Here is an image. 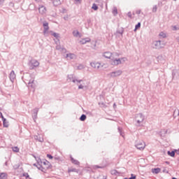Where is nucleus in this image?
<instances>
[{"label":"nucleus","instance_id":"1","mask_svg":"<svg viewBox=\"0 0 179 179\" xmlns=\"http://www.w3.org/2000/svg\"><path fill=\"white\" fill-rule=\"evenodd\" d=\"M22 80L26 85H28V87L36 89V83L34 82V78L31 77L29 73H25L22 76Z\"/></svg>","mask_w":179,"mask_h":179},{"label":"nucleus","instance_id":"2","mask_svg":"<svg viewBox=\"0 0 179 179\" xmlns=\"http://www.w3.org/2000/svg\"><path fill=\"white\" fill-rule=\"evenodd\" d=\"M73 83L78 86L79 90H84L85 89H87L89 87V83L86 80H73Z\"/></svg>","mask_w":179,"mask_h":179},{"label":"nucleus","instance_id":"3","mask_svg":"<svg viewBox=\"0 0 179 179\" xmlns=\"http://www.w3.org/2000/svg\"><path fill=\"white\" fill-rule=\"evenodd\" d=\"M118 56H113V58L110 60L111 65H113L114 66H117L118 65H121L122 64H125V62L127 61L126 57H122V58H117Z\"/></svg>","mask_w":179,"mask_h":179},{"label":"nucleus","instance_id":"4","mask_svg":"<svg viewBox=\"0 0 179 179\" xmlns=\"http://www.w3.org/2000/svg\"><path fill=\"white\" fill-rule=\"evenodd\" d=\"M135 121L136 122L137 127H142L143 121H145V116L142 113H138L135 116Z\"/></svg>","mask_w":179,"mask_h":179},{"label":"nucleus","instance_id":"5","mask_svg":"<svg viewBox=\"0 0 179 179\" xmlns=\"http://www.w3.org/2000/svg\"><path fill=\"white\" fill-rule=\"evenodd\" d=\"M135 146L138 150H143L146 148V144L142 140H137Z\"/></svg>","mask_w":179,"mask_h":179},{"label":"nucleus","instance_id":"6","mask_svg":"<svg viewBox=\"0 0 179 179\" xmlns=\"http://www.w3.org/2000/svg\"><path fill=\"white\" fill-rule=\"evenodd\" d=\"M29 69H34L40 66V62L34 59H31L28 63Z\"/></svg>","mask_w":179,"mask_h":179},{"label":"nucleus","instance_id":"7","mask_svg":"<svg viewBox=\"0 0 179 179\" xmlns=\"http://www.w3.org/2000/svg\"><path fill=\"white\" fill-rule=\"evenodd\" d=\"M103 57H104L105 58H108V59H110L111 61L113 57H118V53L117 52L111 53L110 52H105L103 53Z\"/></svg>","mask_w":179,"mask_h":179},{"label":"nucleus","instance_id":"8","mask_svg":"<svg viewBox=\"0 0 179 179\" xmlns=\"http://www.w3.org/2000/svg\"><path fill=\"white\" fill-rule=\"evenodd\" d=\"M108 75L110 78H118V76H121V75H122V71L117 70L109 73Z\"/></svg>","mask_w":179,"mask_h":179},{"label":"nucleus","instance_id":"9","mask_svg":"<svg viewBox=\"0 0 179 179\" xmlns=\"http://www.w3.org/2000/svg\"><path fill=\"white\" fill-rule=\"evenodd\" d=\"M35 159L37 162L38 166H36L37 169L38 170H41V171H44V167L43 166V161H41V159L38 157H34Z\"/></svg>","mask_w":179,"mask_h":179},{"label":"nucleus","instance_id":"10","mask_svg":"<svg viewBox=\"0 0 179 179\" xmlns=\"http://www.w3.org/2000/svg\"><path fill=\"white\" fill-rule=\"evenodd\" d=\"M152 47H153V48H155L156 50H160V48H163V45H162V41H155L152 43Z\"/></svg>","mask_w":179,"mask_h":179},{"label":"nucleus","instance_id":"11","mask_svg":"<svg viewBox=\"0 0 179 179\" xmlns=\"http://www.w3.org/2000/svg\"><path fill=\"white\" fill-rule=\"evenodd\" d=\"M38 13L40 15H46L47 13V8L44 6L43 5H39L38 6Z\"/></svg>","mask_w":179,"mask_h":179},{"label":"nucleus","instance_id":"12","mask_svg":"<svg viewBox=\"0 0 179 179\" xmlns=\"http://www.w3.org/2000/svg\"><path fill=\"white\" fill-rule=\"evenodd\" d=\"M90 66L92 68H94V69H99L101 66V64L99 62H92L90 63Z\"/></svg>","mask_w":179,"mask_h":179},{"label":"nucleus","instance_id":"13","mask_svg":"<svg viewBox=\"0 0 179 179\" xmlns=\"http://www.w3.org/2000/svg\"><path fill=\"white\" fill-rule=\"evenodd\" d=\"M90 41H91L90 38H81L79 43L80 44L85 45V44H87V43H90Z\"/></svg>","mask_w":179,"mask_h":179},{"label":"nucleus","instance_id":"14","mask_svg":"<svg viewBox=\"0 0 179 179\" xmlns=\"http://www.w3.org/2000/svg\"><path fill=\"white\" fill-rule=\"evenodd\" d=\"M9 78L11 82L13 83L15 81V79H16V74L15 73V71H12L10 73Z\"/></svg>","mask_w":179,"mask_h":179},{"label":"nucleus","instance_id":"15","mask_svg":"<svg viewBox=\"0 0 179 179\" xmlns=\"http://www.w3.org/2000/svg\"><path fill=\"white\" fill-rule=\"evenodd\" d=\"M66 57L67 58V59H76V55L73 54V53H68L66 55Z\"/></svg>","mask_w":179,"mask_h":179},{"label":"nucleus","instance_id":"16","mask_svg":"<svg viewBox=\"0 0 179 179\" xmlns=\"http://www.w3.org/2000/svg\"><path fill=\"white\" fill-rule=\"evenodd\" d=\"M67 80L69 82H73V80H78V78H76L75 76H73V75L70 74L67 76Z\"/></svg>","mask_w":179,"mask_h":179},{"label":"nucleus","instance_id":"17","mask_svg":"<svg viewBox=\"0 0 179 179\" xmlns=\"http://www.w3.org/2000/svg\"><path fill=\"white\" fill-rule=\"evenodd\" d=\"M38 113V108H35L33 110V114H32V117H33V119L34 120H36L37 119V114Z\"/></svg>","mask_w":179,"mask_h":179},{"label":"nucleus","instance_id":"18","mask_svg":"<svg viewBox=\"0 0 179 179\" xmlns=\"http://www.w3.org/2000/svg\"><path fill=\"white\" fill-rule=\"evenodd\" d=\"M42 164H43V166H45V167H43V170L44 169H50V162L45 160V161H43L42 162Z\"/></svg>","mask_w":179,"mask_h":179},{"label":"nucleus","instance_id":"19","mask_svg":"<svg viewBox=\"0 0 179 179\" xmlns=\"http://www.w3.org/2000/svg\"><path fill=\"white\" fill-rule=\"evenodd\" d=\"M56 50H57L58 51H61L62 52H66V49L61 47V45H57L56 46Z\"/></svg>","mask_w":179,"mask_h":179},{"label":"nucleus","instance_id":"20","mask_svg":"<svg viewBox=\"0 0 179 179\" xmlns=\"http://www.w3.org/2000/svg\"><path fill=\"white\" fill-rule=\"evenodd\" d=\"M73 36L74 37H79V38L82 37V34H80L79 33V31H78V30H74V31H73Z\"/></svg>","mask_w":179,"mask_h":179},{"label":"nucleus","instance_id":"21","mask_svg":"<svg viewBox=\"0 0 179 179\" xmlns=\"http://www.w3.org/2000/svg\"><path fill=\"white\" fill-rule=\"evenodd\" d=\"M70 159H71V162H72L73 164H76V166H79V164H80L79 161H78V160L73 159V157H70Z\"/></svg>","mask_w":179,"mask_h":179},{"label":"nucleus","instance_id":"22","mask_svg":"<svg viewBox=\"0 0 179 179\" xmlns=\"http://www.w3.org/2000/svg\"><path fill=\"white\" fill-rule=\"evenodd\" d=\"M161 169L160 168H155V169H152V172L154 173V174H159V173L160 172Z\"/></svg>","mask_w":179,"mask_h":179},{"label":"nucleus","instance_id":"23","mask_svg":"<svg viewBox=\"0 0 179 179\" xmlns=\"http://www.w3.org/2000/svg\"><path fill=\"white\" fill-rule=\"evenodd\" d=\"M34 139L36 141H38V142H44V138H41L38 136H34Z\"/></svg>","mask_w":179,"mask_h":179},{"label":"nucleus","instance_id":"24","mask_svg":"<svg viewBox=\"0 0 179 179\" xmlns=\"http://www.w3.org/2000/svg\"><path fill=\"white\" fill-rule=\"evenodd\" d=\"M0 179H8V174L6 173H0Z\"/></svg>","mask_w":179,"mask_h":179},{"label":"nucleus","instance_id":"25","mask_svg":"<svg viewBox=\"0 0 179 179\" xmlns=\"http://www.w3.org/2000/svg\"><path fill=\"white\" fill-rule=\"evenodd\" d=\"M3 125L5 127V128H8V127H9V122H8L6 119H3Z\"/></svg>","mask_w":179,"mask_h":179},{"label":"nucleus","instance_id":"26","mask_svg":"<svg viewBox=\"0 0 179 179\" xmlns=\"http://www.w3.org/2000/svg\"><path fill=\"white\" fill-rule=\"evenodd\" d=\"M61 3V0H54L53 5L54 6H58Z\"/></svg>","mask_w":179,"mask_h":179},{"label":"nucleus","instance_id":"27","mask_svg":"<svg viewBox=\"0 0 179 179\" xmlns=\"http://www.w3.org/2000/svg\"><path fill=\"white\" fill-rule=\"evenodd\" d=\"M43 26L45 29H50V27H48V22H43Z\"/></svg>","mask_w":179,"mask_h":179},{"label":"nucleus","instance_id":"28","mask_svg":"<svg viewBox=\"0 0 179 179\" xmlns=\"http://www.w3.org/2000/svg\"><path fill=\"white\" fill-rule=\"evenodd\" d=\"M167 153H168L169 156H171V157H174V156H176V152H174V151H171V152L168 151Z\"/></svg>","mask_w":179,"mask_h":179},{"label":"nucleus","instance_id":"29","mask_svg":"<svg viewBox=\"0 0 179 179\" xmlns=\"http://www.w3.org/2000/svg\"><path fill=\"white\" fill-rule=\"evenodd\" d=\"M113 13L115 16L118 15V10L117 9V7H114L113 8Z\"/></svg>","mask_w":179,"mask_h":179},{"label":"nucleus","instance_id":"30","mask_svg":"<svg viewBox=\"0 0 179 179\" xmlns=\"http://www.w3.org/2000/svg\"><path fill=\"white\" fill-rule=\"evenodd\" d=\"M138 29H141V22H138L136 26L134 29V31H136Z\"/></svg>","mask_w":179,"mask_h":179},{"label":"nucleus","instance_id":"31","mask_svg":"<svg viewBox=\"0 0 179 179\" xmlns=\"http://www.w3.org/2000/svg\"><path fill=\"white\" fill-rule=\"evenodd\" d=\"M92 9H93L94 10H97V9H99V6H97V5H96V3H93Z\"/></svg>","mask_w":179,"mask_h":179},{"label":"nucleus","instance_id":"32","mask_svg":"<svg viewBox=\"0 0 179 179\" xmlns=\"http://www.w3.org/2000/svg\"><path fill=\"white\" fill-rule=\"evenodd\" d=\"M69 173H78V169H69Z\"/></svg>","mask_w":179,"mask_h":179},{"label":"nucleus","instance_id":"33","mask_svg":"<svg viewBox=\"0 0 179 179\" xmlns=\"http://www.w3.org/2000/svg\"><path fill=\"white\" fill-rule=\"evenodd\" d=\"M80 121H85L86 120V115H82L80 117Z\"/></svg>","mask_w":179,"mask_h":179},{"label":"nucleus","instance_id":"34","mask_svg":"<svg viewBox=\"0 0 179 179\" xmlns=\"http://www.w3.org/2000/svg\"><path fill=\"white\" fill-rule=\"evenodd\" d=\"M74 3L76 5H80L82 3V0H74Z\"/></svg>","mask_w":179,"mask_h":179},{"label":"nucleus","instance_id":"35","mask_svg":"<svg viewBox=\"0 0 179 179\" xmlns=\"http://www.w3.org/2000/svg\"><path fill=\"white\" fill-rule=\"evenodd\" d=\"M51 35L53 36L54 37H55L56 38H58V34L55 33V32H52L50 31Z\"/></svg>","mask_w":179,"mask_h":179},{"label":"nucleus","instance_id":"36","mask_svg":"<svg viewBox=\"0 0 179 179\" xmlns=\"http://www.w3.org/2000/svg\"><path fill=\"white\" fill-rule=\"evenodd\" d=\"M48 30L49 29H43V34H44V36H48Z\"/></svg>","mask_w":179,"mask_h":179},{"label":"nucleus","instance_id":"37","mask_svg":"<svg viewBox=\"0 0 179 179\" xmlns=\"http://www.w3.org/2000/svg\"><path fill=\"white\" fill-rule=\"evenodd\" d=\"M78 69H79L80 71H81L82 69H85V66H83V64H80L78 66Z\"/></svg>","mask_w":179,"mask_h":179},{"label":"nucleus","instance_id":"38","mask_svg":"<svg viewBox=\"0 0 179 179\" xmlns=\"http://www.w3.org/2000/svg\"><path fill=\"white\" fill-rule=\"evenodd\" d=\"M13 151L17 153V152H19V148H17V147L13 148Z\"/></svg>","mask_w":179,"mask_h":179},{"label":"nucleus","instance_id":"39","mask_svg":"<svg viewBox=\"0 0 179 179\" xmlns=\"http://www.w3.org/2000/svg\"><path fill=\"white\" fill-rule=\"evenodd\" d=\"M152 12L156 13L157 12V6H154L152 8Z\"/></svg>","mask_w":179,"mask_h":179},{"label":"nucleus","instance_id":"40","mask_svg":"<svg viewBox=\"0 0 179 179\" xmlns=\"http://www.w3.org/2000/svg\"><path fill=\"white\" fill-rule=\"evenodd\" d=\"M159 36L162 37V38H164L166 37V34H164V32H161L159 34Z\"/></svg>","mask_w":179,"mask_h":179},{"label":"nucleus","instance_id":"41","mask_svg":"<svg viewBox=\"0 0 179 179\" xmlns=\"http://www.w3.org/2000/svg\"><path fill=\"white\" fill-rule=\"evenodd\" d=\"M162 171H163L164 173H169V171L167 170V168H166V167H164V168H163Z\"/></svg>","mask_w":179,"mask_h":179},{"label":"nucleus","instance_id":"42","mask_svg":"<svg viewBox=\"0 0 179 179\" xmlns=\"http://www.w3.org/2000/svg\"><path fill=\"white\" fill-rule=\"evenodd\" d=\"M23 177H25V178H29V173H23Z\"/></svg>","mask_w":179,"mask_h":179},{"label":"nucleus","instance_id":"43","mask_svg":"<svg viewBox=\"0 0 179 179\" xmlns=\"http://www.w3.org/2000/svg\"><path fill=\"white\" fill-rule=\"evenodd\" d=\"M0 115H1V118L2 120V121H3V120H6V118H4L3 115H2V113L0 112Z\"/></svg>","mask_w":179,"mask_h":179},{"label":"nucleus","instance_id":"44","mask_svg":"<svg viewBox=\"0 0 179 179\" xmlns=\"http://www.w3.org/2000/svg\"><path fill=\"white\" fill-rule=\"evenodd\" d=\"M47 157H48V159H53L52 155H50V154H48V155H47Z\"/></svg>","mask_w":179,"mask_h":179},{"label":"nucleus","instance_id":"45","mask_svg":"<svg viewBox=\"0 0 179 179\" xmlns=\"http://www.w3.org/2000/svg\"><path fill=\"white\" fill-rule=\"evenodd\" d=\"M54 159H55V160H59V161L61 160V157H57V156L55 157Z\"/></svg>","mask_w":179,"mask_h":179},{"label":"nucleus","instance_id":"46","mask_svg":"<svg viewBox=\"0 0 179 179\" xmlns=\"http://www.w3.org/2000/svg\"><path fill=\"white\" fill-rule=\"evenodd\" d=\"M127 16H129V17H132V13H131V12H129L128 13H127Z\"/></svg>","mask_w":179,"mask_h":179},{"label":"nucleus","instance_id":"47","mask_svg":"<svg viewBox=\"0 0 179 179\" xmlns=\"http://www.w3.org/2000/svg\"><path fill=\"white\" fill-rule=\"evenodd\" d=\"M136 176H134V174H131V178H129V179H136Z\"/></svg>","mask_w":179,"mask_h":179},{"label":"nucleus","instance_id":"48","mask_svg":"<svg viewBox=\"0 0 179 179\" xmlns=\"http://www.w3.org/2000/svg\"><path fill=\"white\" fill-rule=\"evenodd\" d=\"M141 10H137L136 11V15H141Z\"/></svg>","mask_w":179,"mask_h":179},{"label":"nucleus","instance_id":"49","mask_svg":"<svg viewBox=\"0 0 179 179\" xmlns=\"http://www.w3.org/2000/svg\"><path fill=\"white\" fill-rule=\"evenodd\" d=\"M87 23H88V24H90V23H92V20H87Z\"/></svg>","mask_w":179,"mask_h":179},{"label":"nucleus","instance_id":"50","mask_svg":"<svg viewBox=\"0 0 179 179\" xmlns=\"http://www.w3.org/2000/svg\"><path fill=\"white\" fill-rule=\"evenodd\" d=\"M3 2H5V0H0V5H2V3H3Z\"/></svg>","mask_w":179,"mask_h":179},{"label":"nucleus","instance_id":"51","mask_svg":"<svg viewBox=\"0 0 179 179\" xmlns=\"http://www.w3.org/2000/svg\"><path fill=\"white\" fill-rule=\"evenodd\" d=\"M94 169H100V166L95 165V166H94Z\"/></svg>","mask_w":179,"mask_h":179},{"label":"nucleus","instance_id":"52","mask_svg":"<svg viewBox=\"0 0 179 179\" xmlns=\"http://www.w3.org/2000/svg\"><path fill=\"white\" fill-rule=\"evenodd\" d=\"M118 131H119L120 135H122V133H121V128L119 127V128H118Z\"/></svg>","mask_w":179,"mask_h":179},{"label":"nucleus","instance_id":"53","mask_svg":"<svg viewBox=\"0 0 179 179\" xmlns=\"http://www.w3.org/2000/svg\"><path fill=\"white\" fill-rule=\"evenodd\" d=\"M14 169H19V165H15L13 166Z\"/></svg>","mask_w":179,"mask_h":179},{"label":"nucleus","instance_id":"54","mask_svg":"<svg viewBox=\"0 0 179 179\" xmlns=\"http://www.w3.org/2000/svg\"><path fill=\"white\" fill-rule=\"evenodd\" d=\"M64 20H68V16L64 17Z\"/></svg>","mask_w":179,"mask_h":179},{"label":"nucleus","instance_id":"55","mask_svg":"<svg viewBox=\"0 0 179 179\" xmlns=\"http://www.w3.org/2000/svg\"><path fill=\"white\" fill-rule=\"evenodd\" d=\"M113 107H114V108H115V107H117V104L114 103Z\"/></svg>","mask_w":179,"mask_h":179},{"label":"nucleus","instance_id":"56","mask_svg":"<svg viewBox=\"0 0 179 179\" xmlns=\"http://www.w3.org/2000/svg\"><path fill=\"white\" fill-rule=\"evenodd\" d=\"M34 166H35V167H37V166H38V164H34Z\"/></svg>","mask_w":179,"mask_h":179},{"label":"nucleus","instance_id":"57","mask_svg":"<svg viewBox=\"0 0 179 179\" xmlns=\"http://www.w3.org/2000/svg\"><path fill=\"white\" fill-rule=\"evenodd\" d=\"M36 2H41V0H35Z\"/></svg>","mask_w":179,"mask_h":179},{"label":"nucleus","instance_id":"58","mask_svg":"<svg viewBox=\"0 0 179 179\" xmlns=\"http://www.w3.org/2000/svg\"><path fill=\"white\" fill-rule=\"evenodd\" d=\"M96 2L100 3V2H101V0H96Z\"/></svg>","mask_w":179,"mask_h":179},{"label":"nucleus","instance_id":"59","mask_svg":"<svg viewBox=\"0 0 179 179\" xmlns=\"http://www.w3.org/2000/svg\"><path fill=\"white\" fill-rule=\"evenodd\" d=\"M166 164H169L170 163L169 162H166Z\"/></svg>","mask_w":179,"mask_h":179},{"label":"nucleus","instance_id":"60","mask_svg":"<svg viewBox=\"0 0 179 179\" xmlns=\"http://www.w3.org/2000/svg\"><path fill=\"white\" fill-rule=\"evenodd\" d=\"M5 164H6V166H7L8 165V162H6Z\"/></svg>","mask_w":179,"mask_h":179},{"label":"nucleus","instance_id":"61","mask_svg":"<svg viewBox=\"0 0 179 179\" xmlns=\"http://www.w3.org/2000/svg\"><path fill=\"white\" fill-rule=\"evenodd\" d=\"M94 47H96V43H94Z\"/></svg>","mask_w":179,"mask_h":179},{"label":"nucleus","instance_id":"62","mask_svg":"<svg viewBox=\"0 0 179 179\" xmlns=\"http://www.w3.org/2000/svg\"><path fill=\"white\" fill-rule=\"evenodd\" d=\"M172 179H177L176 178H173Z\"/></svg>","mask_w":179,"mask_h":179},{"label":"nucleus","instance_id":"63","mask_svg":"<svg viewBox=\"0 0 179 179\" xmlns=\"http://www.w3.org/2000/svg\"><path fill=\"white\" fill-rule=\"evenodd\" d=\"M173 1H177V0H173Z\"/></svg>","mask_w":179,"mask_h":179}]
</instances>
